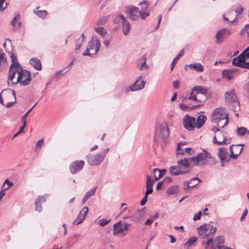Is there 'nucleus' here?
<instances>
[{"mask_svg": "<svg viewBox=\"0 0 249 249\" xmlns=\"http://www.w3.org/2000/svg\"><path fill=\"white\" fill-rule=\"evenodd\" d=\"M19 19L20 16L19 14H18L12 20L11 23L13 27L14 30H18L20 28L21 23L19 21Z\"/></svg>", "mask_w": 249, "mask_h": 249, "instance_id": "obj_26", "label": "nucleus"}, {"mask_svg": "<svg viewBox=\"0 0 249 249\" xmlns=\"http://www.w3.org/2000/svg\"><path fill=\"white\" fill-rule=\"evenodd\" d=\"M197 178H194L190 179L189 181H186L184 183V189L187 191L189 188H193L198 184L200 182Z\"/></svg>", "mask_w": 249, "mask_h": 249, "instance_id": "obj_24", "label": "nucleus"}, {"mask_svg": "<svg viewBox=\"0 0 249 249\" xmlns=\"http://www.w3.org/2000/svg\"><path fill=\"white\" fill-rule=\"evenodd\" d=\"M212 158L211 155L210 153L206 151H204L203 153H200L197 156L190 158L191 161H193L194 165L196 166H202L206 163V159Z\"/></svg>", "mask_w": 249, "mask_h": 249, "instance_id": "obj_8", "label": "nucleus"}, {"mask_svg": "<svg viewBox=\"0 0 249 249\" xmlns=\"http://www.w3.org/2000/svg\"><path fill=\"white\" fill-rule=\"evenodd\" d=\"M100 42L97 39L92 40L88 44L86 51L83 53V55L92 56L99 51Z\"/></svg>", "mask_w": 249, "mask_h": 249, "instance_id": "obj_7", "label": "nucleus"}, {"mask_svg": "<svg viewBox=\"0 0 249 249\" xmlns=\"http://www.w3.org/2000/svg\"><path fill=\"white\" fill-rule=\"evenodd\" d=\"M207 93V89L203 87L202 86H198L194 87L190 94L189 99L190 100H197V96L201 95L202 96L201 99H199V101L201 103L205 102L207 100L206 94Z\"/></svg>", "mask_w": 249, "mask_h": 249, "instance_id": "obj_4", "label": "nucleus"}, {"mask_svg": "<svg viewBox=\"0 0 249 249\" xmlns=\"http://www.w3.org/2000/svg\"><path fill=\"white\" fill-rule=\"evenodd\" d=\"M246 61H249V46L238 57L234 58L232 62H246Z\"/></svg>", "mask_w": 249, "mask_h": 249, "instance_id": "obj_16", "label": "nucleus"}, {"mask_svg": "<svg viewBox=\"0 0 249 249\" xmlns=\"http://www.w3.org/2000/svg\"><path fill=\"white\" fill-rule=\"evenodd\" d=\"M97 188V187H94L86 194L82 201L83 205L84 204L91 196L95 195Z\"/></svg>", "mask_w": 249, "mask_h": 249, "instance_id": "obj_29", "label": "nucleus"}, {"mask_svg": "<svg viewBox=\"0 0 249 249\" xmlns=\"http://www.w3.org/2000/svg\"><path fill=\"white\" fill-rule=\"evenodd\" d=\"M5 0H0V11H3L7 6V3H4Z\"/></svg>", "mask_w": 249, "mask_h": 249, "instance_id": "obj_53", "label": "nucleus"}, {"mask_svg": "<svg viewBox=\"0 0 249 249\" xmlns=\"http://www.w3.org/2000/svg\"><path fill=\"white\" fill-rule=\"evenodd\" d=\"M153 222V219L151 217L150 218L147 219L144 223L145 225H149Z\"/></svg>", "mask_w": 249, "mask_h": 249, "instance_id": "obj_61", "label": "nucleus"}, {"mask_svg": "<svg viewBox=\"0 0 249 249\" xmlns=\"http://www.w3.org/2000/svg\"><path fill=\"white\" fill-rule=\"evenodd\" d=\"M169 136V130L166 123L159 124L157 125L155 134V140L165 142L166 139Z\"/></svg>", "mask_w": 249, "mask_h": 249, "instance_id": "obj_2", "label": "nucleus"}, {"mask_svg": "<svg viewBox=\"0 0 249 249\" xmlns=\"http://www.w3.org/2000/svg\"><path fill=\"white\" fill-rule=\"evenodd\" d=\"M10 58L11 59V62H17V56L14 53H11Z\"/></svg>", "mask_w": 249, "mask_h": 249, "instance_id": "obj_57", "label": "nucleus"}, {"mask_svg": "<svg viewBox=\"0 0 249 249\" xmlns=\"http://www.w3.org/2000/svg\"><path fill=\"white\" fill-rule=\"evenodd\" d=\"M153 172L155 176V180H157L160 178L166 173V170L163 169L162 170H160L157 168H156L153 170Z\"/></svg>", "mask_w": 249, "mask_h": 249, "instance_id": "obj_32", "label": "nucleus"}, {"mask_svg": "<svg viewBox=\"0 0 249 249\" xmlns=\"http://www.w3.org/2000/svg\"><path fill=\"white\" fill-rule=\"evenodd\" d=\"M188 68L190 69L195 70L197 71H203V66L200 63H190L189 65H187L185 66V69L186 70H187Z\"/></svg>", "mask_w": 249, "mask_h": 249, "instance_id": "obj_28", "label": "nucleus"}, {"mask_svg": "<svg viewBox=\"0 0 249 249\" xmlns=\"http://www.w3.org/2000/svg\"><path fill=\"white\" fill-rule=\"evenodd\" d=\"M218 156L220 158V162L222 163V166H224V162H228L230 160L229 154L225 148L221 147L219 149Z\"/></svg>", "mask_w": 249, "mask_h": 249, "instance_id": "obj_17", "label": "nucleus"}, {"mask_svg": "<svg viewBox=\"0 0 249 249\" xmlns=\"http://www.w3.org/2000/svg\"><path fill=\"white\" fill-rule=\"evenodd\" d=\"M6 104L5 106L9 108L16 103V93L14 90L10 89H3L1 92Z\"/></svg>", "mask_w": 249, "mask_h": 249, "instance_id": "obj_3", "label": "nucleus"}, {"mask_svg": "<svg viewBox=\"0 0 249 249\" xmlns=\"http://www.w3.org/2000/svg\"><path fill=\"white\" fill-rule=\"evenodd\" d=\"M108 151L109 148H107L100 153L87 156L89 164L91 166H97L99 165L103 161L106 154L108 152Z\"/></svg>", "mask_w": 249, "mask_h": 249, "instance_id": "obj_5", "label": "nucleus"}, {"mask_svg": "<svg viewBox=\"0 0 249 249\" xmlns=\"http://www.w3.org/2000/svg\"><path fill=\"white\" fill-rule=\"evenodd\" d=\"M126 12L132 20H135L139 18V10L138 8L133 6L127 7Z\"/></svg>", "mask_w": 249, "mask_h": 249, "instance_id": "obj_21", "label": "nucleus"}, {"mask_svg": "<svg viewBox=\"0 0 249 249\" xmlns=\"http://www.w3.org/2000/svg\"><path fill=\"white\" fill-rule=\"evenodd\" d=\"M147 199V196L146 195H145L143 198L142 199V200L141 201V205L143 206L145 204Z\"/></svg>", "mask_w": 249, "mask_h": 249, "instance_id": "obj_60", "label": "nucleus"}, {"mask_svg": "<svg viewBox=\"0 0 249 249\" xmlns=\"http://www.w3.org/2000/svg\"><path fill=\"white\" fill-rule=\"evenodd\" d=\"M89 211V209L87 206L84 207L80 212L77 218L73 222V224L78 225L81 223L85 219L86 215Z\"/></svg>", "mask_w": 249, "mask_h": 249, "instance_id": "obj_20", "label": "nucleus"}, {"mask_svg": "<svg viewBox=\"0 0 249 249\" xmlns=\"http://www.w3.org/2000/svg\"><path fill=\"white\" fill-rule=\"evenodd\" d=\"M201 214L202 213L201 211H199L198 213H195L193 218V220L194 221H196L197 220L200 219L201 218Z\"/></svg>", "mask_w": 249, "mask_h": 249, "instance_id": "obj_55", "label": "nucleus"}, {"mask_svg": "<svg viewBox=\"0 0 249 249\" xmlns=\"http://www.w3.org/2000/svg\"><path fill=\"white\" fill-rule=\"evenodd\" d=\"M131 224L126 222L123 223L119 221L113 225V234L121 237L124 236L128 231L129 227Z\"/></svg>", "mask_w": 249, "mask_h": 249, "instance_id": "obj_6", "label": "nucleus"}, {"mask_svg": "<svg viewBox=\"0 0 249 249\" xmlns=\"http://www.w3.org/2000/svg\"><path fill=\"white\" fill-rule=\"evenodd\" d=\"M178 185H173L172 187H170L167 191V193L168 195H174L178 193Z\"/></svg>", "mask_w": 249, "mask_h": 249, "instance_id": "obj_37", "label": "nucleus"}, {"mask_svg": "<svg viewBox=\"0 0 249 249\" xmlns=\"http://www.w3.org/2000/svg\"><path fill=\"white\" fill-rule=\"evenodd\" d=\"M37 103H36L23 116H22L21 118V121H26V118L27 117L29 113L31 111L33 108L36 105Z\"/></svg>", "mask_w": 249, "mask_h": 249, "instance_id": "obj_51", "label": "nucleus"}, {"mask_svg": "<svg viewBox=\"0 0 249 249\" xmlns=\"http://www.w3.org/2000/svg\"><path fill=\"white\" fill-rule=\"evenodd\" d=\"M248 130L244 127H238L236 130V134L239 136H243L245 134H248Z\"/></svg>", "mask_w": 249, "mask_h": 249, "instance_id": "obj_38", "label": "nucleus"}, {"mask_svg": "<svg viewBox=\"0 0 249 249\" xmlns=\"http://www.w3.org/2000/svg\"><path fill=\"white\" fill-rule=\"evenodd\" d=\"M197 230L200 238L207 239L201 242L205 249H221L224 243V237L222 235H218L213 240L216 227L210 224H205L197 228Z\"/></svg>", "mask_w": 249, "mask_h": 249, "instance_id": "obj_1", "label": "nucleus"}, {"mask_svg": "<svg viewBox=\"0 0 249 249\" xmlns=\"http://www.w3.org/2000/svg\"><path fill=\"white\" fill-rule=\"evenodd\" d=\"M196 119L194 117L186 114L183 118L182 124L184 128L189 131H193L195 126Z\"/></svg>", "mask_w": 249, "mask_h": 249, "instance_id": "obj_12", "label": "nucleus"}, {"mask_svg": "<svg viewBox=\"0 0 249 249\" xmlns=\"http://www.w3.org/2000/svg\"><path fill=\"white\" fill-rule=\"evenodd\" d=\"M21 70H23L21 66H20L19 63H12L9 72L13 73L16 74V73L18 74V72L20 71Z\"/></svg>", "mask_w": 249, "mask_h": 249, "instance_id": "obj_30", "label": "nucleus"}, {"mask_svg": "<svg viewBox=\"0 0 249 249\" xmlns=\"http://www.w3.org/2000/svg\"><path fill=\"white\" fill-rule=\"evenodd\" d=\"M184 145V143L183 142H179L178 144V146L177 149V155H183L185 154H188L189 155H191L194 154V150L190 147H186L185 148H182V146Z\"/></svg>", "mask_w": 249, "mask_h": 249, "instance_id": "obj_19", "label": "nucleus"}, {"mask_svg": "<svg viewBox=\"0 0 249 249\" xmlns=\"http://www.w3.org/2000/svg\"><path fill=\"white\" fill-rule=\"evenodd\" d=\"M228 117V114L223 108H216L211 115V121L214 123L217 122L218 121H224Z\"/></svg>", "mask_w": 249, "mask_h": 249, "instance_id": "obj_11", "label": "nucleus"}, {"mask_svg": "<svg viewBox=\"0 0 249 249\" xmlns=\"http://www.w3.org/2000/svg\"><path fill=\"white\" fill-rule=\"evenodd\" d=\"M34 13L39 18L44 19L48 14V12L46 10L34 11Z\"/></svg>", "mask_w": 249, "mask_h": 249, "instance_id": "obj_36", "label": "nucleus"}, {"mask_svg": "<svg viewBox=\"0 0 249 249\" xmlns=\"http://www.w3.org/2000/svg\"><path fill=\"white\" fill-rule=\"evenodd\" d=\"M43 201L45 202V199L43 196H38L35 201L36 211L40 212L42 211L41 202Z\"/></svg>", "mask_w": 249, "mask_h": 249, "instance_id": "obj_33", "label": "nucleus"}, {"mask_svg": "<svg viewBox=\"0 0 249 249\" xmlns=\"http://www.w3.org/2000/svg\"><path fill=\"white\" fill-rule=\"evenodd\" d=\"M169 173L172 176H178L188 173V170H182V167L178 165L172 166L169 167Z\"/></svg>", "mask_w": 249, "mask_h": 249, "instance_id": "obj_18", "label": "nucleus"}, {"mask_svg": "<svg viewBox=\"0 0 249 249\" xmlns=\"http://www.w3.org/2000/svg\"><path fill=\"white\" fill-rule=\"evenodd\" d=\"M140 4L141 5V11H139V15L142 19H144L149 15V14L146 12L148 6V2L143 1Z\"/></svg>", "mask_w": 249, "mask_h": 249, "instance_id": "obj_23", "label": "nucleus"}, {"mask_svg": "<svg viewBox=\"0 0 249 249\" xmlns=\"http://www.w3.org/2000/svg\"><path fill=\"white\" fill-rule=\"evenodd\" d=\"M207 118L203 115H201L197 117L196 120L195 121V126L197 128H200L205 123Z\"/></svg>", "mask_w": 249, "mask_h": 249, "instance_id": "obj_27", "label": "nucleus"}, {"mask_svg": "<svg viewBox=\"0 0 249 249\" xmlns=\"http://www.w3.org/2000/svg\"><path fill=\"white\" fill-rule=\"evenodd\" d=\"M154 184V181L151 179L150 178L147 176L146 177V187L148 188H152L153 185Z\"/></svg>", "mask_w": 249, "mask_h": 249, "instance_id": "obj_45", "label": "nucleus"}, {"mask_svg": "<svg viewBox=\"0 0 249 249\" xmlns=\"http://www.w3.org/2000/svg\"><path fill=\"white\" fill-rule=\"evenodd\" d=\"M153 192L152 188H146V190L145 192V195L146 196H148V195L151 194Z\"/></svg>", "mask_w": 249, "mask_h": 249, "instance_id": "obj_62", "label": "nucleus"}, {"mask_svg": "<svg viewBox=\"0 0 249 249\" xmlns=\"http://www.w3.org/2000/svg\"><path fill=\"white\" fill-rule=\"evenodd\" d=\"M137 67L140 70L143 71L147 70L150 66L147 65L146 63H139L137 65Z\"/></svg>", "mask_w": 249, "mask_h": 249, "instance_id": "obj_48", "label": "nucleus"}, {"mask_svg": "<svg viewBox=\"0 0 249 249\" xmlns=\"http://www.w3.org/2000/svg\"><path fill=\"white\" fill-rule=\"evenodd\" d=\"M83 41V37L81 38L79 37L78 38L76 42V47H75V51H77V50H79Z\"/></svg>", "mask_w": 249, "mask_h": 249, "instance_id": "obj_46", "label": "nucleus"}, {"mask_svg": "<svg viewBox=\"0 0 249 249\" xmlns=\"http://www.w3.org/2000/svg\"><path fill=\"white\" fill-rule=\"evenodd\" d=\"M85 162L83 160H76L72 162L70 165V170L71 174H74L81 171L83 168Z\"/></svg>", "mask_w": 249, "mask_h": 249, "instance_id": "obj_15", "label": "nucleus"}, {"mask_svg": "<svg viewBox=\"0 0 249 249\" xmlns=\"http://www.w3.org/2000/svg\"><path fill=\"white\" fill-rule=\"evenodd\" d=\"M33 66L37 70H41L42 69L41 63H33Z\"/></svg>", "mask_w": 249, "mask_h": 249, "instance_id": "obj_59", "label": "nucleus"}, {"mask_svg": "<svg viewBox=\"0 0 249 249\" xmlns=\"http://www.w3.org/2000/svg\"><path fill=\"white\" fill-rule=\"evenodd\" d=\"M110 221V219L108 220L106 219H101L99 220V224L101 226H104L106 225L107 224H108Z\"/></svg>", "mask_w": 249, "mask_h": 249, "instance_id": "obj_52", "label": "nucleus"}, {"mask_svg": "<svg viewBox=\"0 0 249 249\" xmlns=\"http://www.w3.org/2000/svg\"><path fill=\"white\" fill-rule=\"evenodd\" d=\"M21 70H23L21 66H20L19 63H12L9 72L13 73L16 74V73L18 74V72L20 71Z\"/></svg>", "mask_w": 249, "mask_h": 249, "instance_id": "obj_31", "label": "nucleus"}, {"mask_svg": "<svg viewBox=\"0 0 249 249\" xmlns=\"http://www.w3.org/2000/svg\"><path fill=\"white\" fill-rule=\"evenodd\" d=\"M95 31L102 36H104L107 34L106 30L103 27L95 28Z\"/></svg>", "mask_w": 249, "mask_h": 249, "instance_id": "obj_41", "label": "nucleus"}, {"mask_svg": "<svg viewBox=\"0 0 249 249\" xmlns=\"http://www.w3.org/2000/svg\"><path fill=\"white\" fill-rule=\"evenodd\" d=\"M197 237L195 236L191 237L185 243V245H188V246H192L197 241Z\"/></svg>", "mask_w": 249, "mask_h": 249, "instance_id": "obj_47", "label": "nucleus"}, {"mask_svg": "<svg viewBox=\"0 0 249 249\" xmlns=\"http://www.w3.org/2000/svg\"><path fill=\"white\" fill-rule=\"evenodd\" d=\"M226 34L229 35L230 32L227 29H222L219 31L216 35V38L217 40L218 41H220L224 37Z\"/></svg>", "mask_w": 249, "mask_h": 249, "instance_id": "obj_35", "label": "nucleus"}, {"mask_svg": "<svg viewBox=\"0 0 249 249\" xmlns=\"http://www.w3.org/2000/svg\"><path fill=\"white\" fill-rule=\"evenodd\" d=\"M216 137L218 138L219 140L218 141H222L224 138H226V136H225L221 132L217 133Z\"/></svg>", "mask_w": 249, "mask_h": 249, "instance_id": "obj_58", "label": "nucleus"}, {"mask_svg": "<svg viewBox=\"0 0 249 249\" xmlns=\"http://www.w3.org/2000/svg\"><path fill=\"white\" fill-rule=\"evenodd\" d=\"M184 53V51L183 50H182L178 54V55L173 59L172 62H176L179 59V57L183 56Z\"/></svg>", "mask_w": 249, "mask_h": 249, "instance_id": "obj_54", "label": "nucleus"}, {"mask_svg": "<svg viewBox=\"0 0 249 249\" xmlns=\"http://www.w3.org/2000/svg\"><path fill=\"white\" fill-rule=\"evenodd\" d=\"M190 161H191L190 158L185 157L183 159L178 160L177 164L178 165L182 167V170H188V173H189V171L191 170Z\"/></svg>", "mask_w": 249, "mask_h": 249, "instance_id": "obj_22", "label": "nucleus"}, {"mask_svg": "<svg viewBox=\"0 0 249 249\" xmlns=\"http://www.w3.org/2000/svg\"><path fill=\"white\" fill-rule=\"evenodd\" d=\"M172 180V179L170 177H167L164 178L163 182V183H168L171 182Z\"/></svg>", "mask_w": 249, "mask_h": 249, "instance_id": "obj_64", "label": "nucleus"}, {"mask_svg": "<svg viewBox=\"0 0 249 249\" xmlns=\"http://www.w3.org/2000/svg\"><path fill=\"white\" fill-rule=\"evenodd\" d=\"M107 18L106 17H102L100 19H99L97 22L96 25H102L105 24L107 21Z\"/></svg>", "mask_w": 249, "mask_h": 249, "instance_id": "obj_49", "label": "nucleus"}, {"mask_svg": "<svg viewBox=\"0 0 249 249\" xmlns=\"http://www.w3.org/2000/svg\"><path fill=\"white\" fill-rule=\"evenodd\" d=\"M163 183V181L159 182L156 185V189L157 190H160L161 188Z\"/></svg>", "mask_w": 249, "mask_h": 249, "instance_id": "obj_63", "label": "nucleus"}, {"mask_svg": "<svg viewBox=\"0 0 249 249\" xmlns=\"http://www.w3.org/2000/svg\"><path fill=\"white\" fill-rule=\"evenodd\" d=\"M225 102L228 103H233L236 106L237 108H239V102L237 96L235 94L234 89L226 91L225 94Z\"/></svg>", "mask_w": 249, "mask_h": 249, "instance_id": "obj_13", "label": "nucleus"}, {"mask_svg": "<svg viewBox=\"0 0 249 249\" xmlns=\"http://www.w3.org/2000/svg\"><path fill=\"white\" fill-rule=\"evenodd\" d=\"M73 63H70V64L67 67H66L65 69H64L63 70H60V71H57L55 73L56 77H58L59 74H63L65 73L68 72L71 68V65Z\"/></svg>", "mask_w": 249, "mask_h": 249, "instance_id": "obj_40", "label": "nucleus"}, {"mask_svg": "<svg viewBox=\"0 0 249 249\" xmlns=\"http://www.w3.org/2000/svg\"><path fill=\"white\" fill-rule=\"evenodd\" d=\"M180 108L184 110H190L195 109L198 107L201 106V105H197L196 106H190L184 104H181L179 105Z\"/></svg>", "mask_w": 249, "mask_h": 249, "instance_id": "obj_34", "label": "nucleus"}, {"mask_svg": "<svg viewBox=\"0 0 249 249\" xmlns=\"http://www.w3.org/2000/svg\"><path fill=\"white\" fill-rule=\"evenodd\" d=\"M234 66L249 69V63H232Z\"/></svg>", "mask_w": 249, "mask_h": 249, "instance_id": "obj_50", "label": "nucleus"}, {"mask_svg": "<svg viewBox=\"0 0 249 249\" xmlns=\"http://www.w3.org/2000/svg\"><path fill=\"white\" fill-rule=\"evenodd\" d=\"M115 22L118 23L121 22L123 24V31L124 35H127L130 29L129 23L125 20V18L123 15H119L115 19Z\"/></svg>", "mask_w": 249, "mask_h": 249, "instance_id": "obj_14", "label": "nucleus"}, {"mask_svg": "<svg viewBox=\"0 0 249 249\" xmlns=\"http://www.w3.org/2000/svg\"><path fill=\"white\" fill-rule=\"evenodd\" d=\"M243 10V9L241 6H238L235 10V13L238 15H240L242 13Z\"/></svg>", "mask_w": 249, "mask_h": 249, "instance_id": "obj_56", "label": "nucleus"}, {"mask_svg": "<svg viewBox=\"0 0 249 249\" xmlns=\"http://www.w3.org/2000/svg\"><path fill=\"white\" fill-rule=\"evenodd\" d=\"M146 81L142 79V76L138 77L135 82L132 85L127 87L125 89V92L130 91H135L142 89L145 85Z\"/></svg>", "mask_w": 249, "mask_h": 249, "instance_id": "obj_10", "label": "nucleus"}, {"mask_svg": "<svg viewBox=\"0 0 249 249\" xmlns=\"http://www.w3.org/2000/svg\"><path fill=\"white\" fill-rule=\"evenodd\" d=\"M233 146H234V145H231L230 147L231 154L229 155V158H230V159L231 158H232L233 160H235V159H237L238 155H240V154L241 153V152L243 150V148L242 147L240 148V146H243V144H238V145H235V148L238 149V152L236 154H234V152H233Z\"/></svg>", "mask_w": 249, "mask_h": 249, "instance_id": "obj_25", "label": "nucleus"}, {"mask_svg": "<svg viewBox=\"0 0 249 249\" xmlns=\"http://www.w3.org/2000/svg\"><path fill=\"white\" fill-rule=\"evenodd\" d=\"M228 117L224 119V121H218L217 122H215L217 124V125L219 127H224L228 123Z\"/></svg>", "mask_w": 249, "mask_h": 249, "instance_id": "obj_43", "label": "nucleus"}, {"mask_svg": "<svg viewBox=\"0 0 249 249\" xmlns=\"http://www.w3.org/2000/svg\"><path fill=\"white\" fill-rule=\"evenodd\" d=\"M31 81V75L29 71L21 70L18 72L16 83H19L21 86H26L30 84ZM16 84V83H15Z\"/></svg>", "mask_w": 249, "mask_h": 249, "instance_id": "obj_9", "label": "nucleus"}, {"mask_svg": "<svg viewBox=\"0 0 249 249\" xmlns=\"http://www.w3.org/2000/svg\"><path fill=\"white\" fill-rule=\"evenodd\" d=\"M223 77L228 80H230L232 77V72L231 70H224L222 72Z\"/></svg>", "mask_w": 249, "mask_h": 249, "instance_id": "obj_39", "label": "nucleus"}, {"mask_svg": "<svg viewBox=\"0 0 249 249\" xmlns=\"http://www.w3.org/2000/svg\"><path fill=\"white\" fill-rule=\"evenodd\" d=\"M43 139H41L36 142L35 149V151H39L41 149L43 145Z\"/></svg>", "mask_w": 249, "mask_h": 249, "instance_id": "obj_44", "label": "nucleus"}, {"mask_svg": "<svg viewBox=\"0 0 249 249\" xmlns=\"http://www.w3.org/2000/svg\"><path fill=\"white\" fill-rule=\"evenodd\" d=\"M227 138H224V139L222 141H218L217 140V137L216 136H214L213 139V142L214 143L217 144V145H222V144H227L228 143H229V142H227Z\"/></svg>", "mask_w": 249, "mask_h": 249, "instance_id": "obj_42", "label": "nucleus"}]
</instances>
